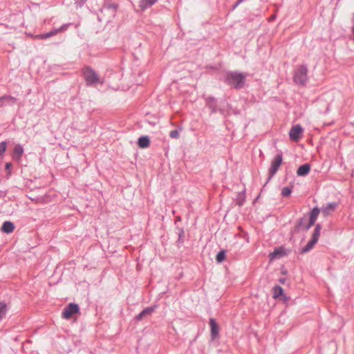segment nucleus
<instances>
[{
  "label": "nucleus",
  "instance_id": "nucleus-16",
  "mask_svg": "<svg viewBox=\"0 0 354 354\" xmlns=\"http://www.w3.org/2000/svg\"><path fill=\"white\" fill-rule=\"evenodd\" d=\"M158 0H140V8L143 10L155 4Z\"/></svg>",
  "mask_w": 354,
  "mask_h": 354
},
{
  "label": "nucleus",
  "instance_id": "nucleus-20",
  "mask_svg": "<svg viewBox=\"0 0 354 354\" xmlns=\"http://www.w3.org/2000/svg\"><path fill=\"white\" fill-rule=\"evenodd\" d=\"M283 293V289L279 286H275L273 288V297L278 298Z\"/></svg>",
  "mask_w": 354,
  "mask_h": 354
},
{
  "label": "nucleus",
  "instance_id": "nucleus-9",
  "mask_svg": "<svg viewBox=\"0 0 354 354\" xmlns=\"http://www.w3.org/2000/svg\"><path fill=\"white\" fill-rule=\"evenodd\" d=\"M209 326L211 328V337L212 339H214L218 337L219 326L217 324L216 320L213 318H211L209 320Z\"/></svg>",
  "mask_w": 354,
  "mask_h": 354
},
{
  "label": "nucleus",
  "instance_id": "nucleus-15",
  "mask_svg": "<svg viewBox=\"0 0 354 354\" xmlns=\"http://www.w3.org/2000/svg\"><path fill=\"white\" fill-rule=\"evenodd\" d=\"M283 254V250L281 248H278L270 254V258L271 260H273L281 257Z\"/></svg>",
  "mask_w": 354,
  "mask_h": 354
},
{
  "label": "nucleus",
  "instance_id": "nucleus-6",
  "mask_svg": "<svg viewBox=\"0 0 354 354\" xmlns=\"http://www.w3.org/2000/svg\"><path fill=\"white\" fill-rule=\"evenodd\" d=\"M79 306L76 304L71 303L62 311V317L69 319L73 315L79 312Z\"/></svg>",
  "mask_w": 354,
  "mask_h": 354
},
{
  "label": "nucleus",
  "instance_id": "nucleus-33",
  "mask_svg": "<svg viewBox=\"0 0 354 354\" xmlns=\"http://www.w3.org/2000/svg\"><path fill=\"white\" fill-rule=\"evenodd\" d=\"M5 167H6V169L7 171H10V169H11V167H12V164H11L10 162H7V163L6 164Z\"/></svg>",
  "mask_w": 354,
  "mask_h": 354
},
{
  "label": "nucleus",
  "instance_id": "nucleus-4",
  "mask_svg": "<svg viewBox=\"0 0 354 354\" xmlns=\"http://www.w3.org/2000/svg\"><path fill=\"white\" fill-rule=\"evenodd\" d=\"M84 77L87 84H93L99 82L97 74L90 68H86L84 69Z\"/></svg>",
  "mask_w": 354,
  "mask_h": 354
},
{
  "label": "nucleus",
  "instance_id": "nucleus-21",
  "mask_svg": "<svg viewBox=\"0 0 354 354\" xmlns=\"http://www.w3.org/2000/svg\"><path fill=\"white\" fill-rule=\"evenodd\" d=\"M118 8V5L115 3H109L104 6L102 8V11L111 10L113 13H114Z\"/></svg>",
  "mask_w": 354,
  "mask_h": 354
},
{
  "label": "nucleus",
  "instance_id": "nucleus-13",
  "mask_svg": "<svg viewBox=\"0 0 354 354\" xmlns=\"http://www.w3.org/2000/svg\"><path fill=\"white\" fill-rule=\"evenodd\" d=\"M310 165L308 163H306V164L301 165L298 168V169L297 171V174L299 176H306V175L308 174V173L310 172Z\"/></svg>",
  "mask_w": 354,
  "mask_h": 354
},
{
  "label": "nucleus",
  "instance_id": "nucleus-18",
  "mask_svg": "<svg viewBox=\"0 0 354 354\" xmlns=\"http://www.w3.org/2000/svg\"><path fill=\"white\" fill-rule=\"evenodd\" d=\"M317 241L311 239L310 241L306 244V245L304 246L301 250V254L306 253V252H309L310 250H311L313 248V247L315 246V245L317 243Z\"/></svg>",
  "mask_w": 354,
  "mask_h": 354
},
{
  "label": "nucleus",
  "instance_id": "nucleus-14",
  "mask_svg": "<svg viewBox=\"0 0 354 354\" xmlns=\"http://www.w3.org/2000/svg\"><path fill=\"white\" fill-rule=\"evenodd\" d=\"M15 225L11 221H5L1 227V230L7 234H10L13 232Z\"/></svg>",
  "mask_w": 354,
  "mask_h": 354
},
{
  "label": "nucleus",
  "instance_id": "nucleus-35",
  "mask_svg": "<svg viewBox=\"0 0 354 354\" xmlns=\"http://www.w3.org/2000/svg\"><path fill=\"white\" fill-rule=\"evenodd\" d=\"M279 281H280L281 283H284V281H285V279H281L279 280Z\"/></svg>",
  "mask_w": 354,
  "mask_h": 354
},
{
  "label": "nucleus",
  "instance_id": "nucleus-7",
  "mask_svg": "<svg viewBox=\"0 0 354 354\" xmlns=\"http://www.w3.org/2000/svg\"><path fill=\"white\" fill-rule=\"evenodd\" d=\"M311 227H308V221L306 217L300 218L297 220L295 226L294 232L297 233L299 231L307 232Z\"/></svg>",
  "mask_w": 354,
  "mask_h": 354
},
{
  "label": "nucleus",
  "instance_id": "nucleus-11",
  "mask_svg": "<svg viewBox=\"0 0 354 354\" xmlns=\"http://www.w3.org/2000/svg\"><path fill=\"white\" fill-rule=\"evenodd\" d=\"M337 207L336 203H328L325 207H322L321 212L322 214L326 217L328 216L332 212L335 210Z\"/></svg>",
  "mask_w": 354,
  "mask_h": 354
},
{
  "label": "nucleus",
  "instance_id": "nucleus-10",
  "mask_svg": "<svg viewBox=\"0 0 354 354\" xmlns=\"http://www.w3.org/2000/svg\"><path fill=\"white\" fill-rule=\"evenodd\" d=\"M320 212L321 209L317 207H314L311 210V212H310V218L308 220V227H312L315 224Z\"/></svg>",
  "mask_w": 354,
  "mask_h": 354
},
{
  "label": "nucleus",
  "instance_id": "nucleus-27",
  "mask_svg": "<svg viewBox=\"0 0 354 354\" xmlns=\"http://www.w3.org/2000/svg\"><path fill=\"white\" fill-rule=\"evenodd\" d=\"M4 100H13L12 96L5 95L0 97V106H2L4 105Z\"/></svg>",
  "mask_w": 354,
  "mask_h": 354
},
{
  "label": "nucleus",
  "instance_id": "nucleus-5",
  "mask_svg": "<svg viewBox=\"0 0 354 354\" xmlns=\"http://www.w3.org/2000/svg\"><path fill=\"white\" fill-rule=\"evenodd\" d=\"M70 25H71V24H65L62 25L61 27H59V28H55L46 33L37 35L35 36V37L37 39H46L47 38H49L50 37H53V36L57 35V33H59L60 32L65 31L66 30L68 29V28L69 27Z\"/></svg>",
  "mask_w": 354,
  "mask_h": 354
},
{
  "label": "nucleus",
  "instance_id": "nucleus-31",
  "mask_svg": "<svg viewBox=\"0 0 354 354\" xmlns=\"http://www.w3.org/2000/svg\"><path fill=\"white\" fill-rule=\"evenodd\" d=\"M145 315L144 314V313L142 312V310L136 317V319L137 321H140L143 317H145Z\"/></svg>",
  "mask_w": 354,
  "mask_h": 354
},
{
  "label": "nucleus",
  "instance_id": "nucleus-8",
  "mask_svg": "<svg viewBox=\"0 0 354 354\" xmlns=\"http://www.w3.org/2000/svg\"><path fill=\"white\" fill-rule=\"evenodd\" d=\"M303 128L301 125L297 124L293 126L289 132V136L291 140L297 141L301 136Z\"/></svg>",
  "mask_w": 354,
  "mask_h": 354
},
{
  "label": "nucleus",
  "instance_id": "nucleus-22",
  "mask_svg": "<svg viewBox=\"0 0 354 354\" xmlns=\"http://www.w3.org/2000/svg\"><path fill=\"white\" fill-rule=\"evenodd\" d=\"M225 258V252L224 250H221L218 252L216 257V260L218 263H221L224 261Z\"/></svg>",
  "mask_w": 354,
  "mask_h": 354
},
{
  "label": "nucleus",
  "instance_id": "nucleus-2",
  "mask_svg": "<svg viewBox=\"0 0 354 354\" xmlns=\"http://www.w3.org/2000/svg\"><path fill=\"white\" fill-rule=\"evenodd\" d=\"M308 68L306 66L301 65L295 70L294 82L298 85L304 86L308 80Z\"/></svg>",
  "mask_w": 354,
  "mask_h": 354
},
{
  "label": "nucleus",
  "instance_id": "nucleus-24",
  "mask_svg": "<svg viewBox=\"0 0 354 354\" xmlns=\"http://www.w3.org/2000/svg\"><path fill=\"white\" fill-rule=\"evenodd\" d=\"M291 192H292V189L289 187H284L281 189V195L283 197H287V196H290Z\"/></svg>",
  "mask_w": 354,
  "mask_h": 354
},
{
  "label": "nucleus",
  "instance_id": "nucleus-28",
  "mask_svg": "<svg viewBox=\"0 0 354 354\" xmlns=\"http://www.w3.org/2000/svg\"><path fill=\"white\" fill-rule=\"evenodd\" d=\"M154 310H155V307H149V308L144 309L142 310V312L144 313V314L145 315H151L153 312Z\"/></svg>",
  "mask_w": 354,
  "mask_h": 354
},
{
  "label": "nucleus",
  "instance_id": "nucleus-25",
  "mask_svg": "<svg viewBox=\"0 0 354 354\" xmlns=\"http://www.w3.org/2000/svg\"><path fill=\"white\" fill-rule=\"evenodd\" d=\"M6 147H7L6 142L3 141V142H0V158L2 156V155L6 151Z\"/></svg>",
  "mask_w": 354,
  "mask_h": 354
},
{
  "label": "nucleus",
  "instance_id": "nucleus-23",
  "mask_svg": "<svg viewBox=\"0 0 354 354\" xmlns=\"http://www.w3.org/2000/svg\"><path fill=\"white\" fill-rule=\"evenodd\" d=\"M6 313V304L0 302V320L3 317Z\"/></svg>",
  "mask_w": 354,
  "mask_h": 354
},
{
  "label": "nucleus",
  "instance_id": "nucleus-32",
  "mask_svg": "<svg viewBox=\"0 0 354 354\" xmlns=\"http://www.w3.org/2000/svg\"><path fill=\"white\" fill-rule=\"evenodd\" d=\"M352 23H353V26H352V28H351V32H352L353 39L354 41V12L353 14Z\"/></svg>",
  "mask_w": 354,
  "mask_h": 354
},
{
  "label": "nucleus",
  "instance_id": "nucleus-19",
  "mask_svg": "<svg viewBox=\"0 0 354 354\" xmlns=\"http://www.w3.org/2000/svg\"><path fill=\"white\" fill-rule=\"evenodd\" d=\"M322 227L320 224H317L315 226V228L314 230V232L312 235V239L318 241L319 237L320 236V231H321Z\"/></svg>",
  "mask_w": 354,
  "mask_h": 354
},
{
  "label": "nucleus",
  "instance_id": "nucleus-12",
  "mask_svg": "<svg viewBox=\"0 0 354 354\" xmlns=\"http://www.w3.org/2000/svg\"><path fill=\"white\" fill-rule=\"evenodd\" d=\"M24 153V149L22 146L19 144H17L15 145L14 148V151L12 154V158L15 160H20L21 158V156Z\"/></svg>",
  "mask_w": 354,
  "mask_h": 354
},
{
  "label": "nucleus",
  "instance_id": "nucleus-1",
  "mask_svg": "<svg viewBox=\"0 0 354 354\" xmlns=\"http://www.w3.org/2000/svg\"><path fill=\"white\" fill-rule=\"evenodd\" d=\"M225 80L229 85L239 89L245 84V75L237 72H229L226 74Z\"/></svg>",
  "mask_w": 354,
  "mask_h": 354
},
{
  "label": "nucleus",
  "instance_id": "nucleus-17",
  "mask_svg": "<svg viewBox=\"0 0 354 354\" xmlns=\"http://www.w3.org/2000/svg\"><path fill=\"white\" fill-rule=\"evenodd\" d=\"M150 141L147 136H142L138 139V144L140 148H146L149 145Z\"/></svg>",
  "mask_w": 354,
  "mask_h": 354
},
{
  "label": "nucleus",
  "instance_id": "nucleus-29",
  "mask_svg": "<svg viewBox=\"0 0 354 354\" xmlns=\"http://www.w3.org/2000/svg\"><path fill=\"white\" fill-rule=\"evenodd\" d=\"M208 103H209L210 108H212V112H216V109L214 106V100L213 98H209Z\"/></svg>",
  "mask_w": 354,
  "mask_h": 354
},
{
  "label": "nucleus",
  "instance_id": "nucleus-30",
  "mask_svg": "<svg viewBox=\"0 0 354 354\" xmlns=\"http://www.w3.org/2000/svg\"><path fill=\"white\" fill-rule=\"evenodd\" d=\"M12 98L13 99V100H4V104L6 103L9 105H13L16 103L17 102V99L14 97L12 96Z\"/></svg>",
  "mask_w": 354,
  "mask_h": 354
},
{
  "label": "nucleus",
  "instance_id": "nucleus-34",
  "mask_svg": "<svg viewBox=\"0 0 354 354\" xmlns=\"http://www.w3.org/2000/svg\"><path fill=\"white\" fill-rule=\"evenodd\" d=\"M220 111H221V113L222 114H224V109L221 108V109H220Z\"/></svg>",
  "mask_w": 354,
  "mask_h": 354
},
{
  "label": "nucleus",
  "instance_id": "nucleus-26",
  "mask_svg": "<svg viewBox=\"0 0 354 354\" xmlns=\"http://www.w3.org/2000/svg\"><path fill=\"white\" fill-rule=\"evenodd\" d=\"M180 133L178 129H174L170 131L169 136L171 138L177 139L179 138Z\"/></svg>",
  "mask_w": 354,
  "mask_h": 354
},
{
  "label": "nucleus",
  "instance_id": "nucleus-3",
  "mask_svg": "<svg viewBox=\"0 0 354 354\" xmlns=\"http://www.w3.org/2000/svg\"><path fill=\"white\" fill-rule=\"evenodd\" d=\"M282 153H278L274 158V159L272 160L271 167L269 169L270 176L268 177L267 181H269L271 179V178L277 173L279 167L282 163Z\"/></svg>",
  "mask_w": 354,
  "mask_h": 354
}]
</instances>
